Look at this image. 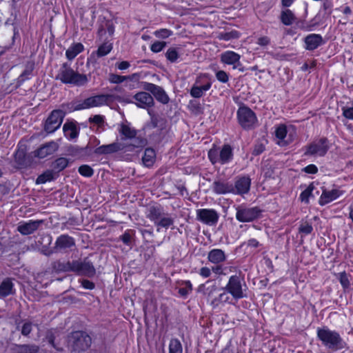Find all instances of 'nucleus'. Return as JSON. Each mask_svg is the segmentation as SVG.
Wrapping results in <instances>:
<instances>
[{
  "instance_id": "f257e3e1",
  "label": "nucleus",
  "mask_w": 353,
  "mask_h": 353,
  "mask_svg": "<svg viewBox=\"0 0 353 353\" xmlns=\"http://www.w3.org/2000/svg\"><path fill=\"white\" fill-rule=\"evenodd\" d=\"M110 94H98L88 97L83 101H74L70 103L63 104L62 110H54L51 112L44 123L43 130L48 134L54 132L61 126L66 112H73L94 107L101 106L112 101Z\"/></svg>"
},
{
  "instance_id": "f03ea898",
  "label": "nucleus",
  "mask_w": 353,
  "mask_h": 353,
  "mask_svg": "<svg viewBox=\"0 0 353 353\" xmlns=\"http://www.w3.org/2000/svg\"><path fill=\"white\" fill-rule=\"evenodd\" d=\"M316 337L321 342L323 346L332 352H336L346 348L347 343L340 334L330 330L327 326L317 327Z\"/></svg>"
},
{
  "instance_id": "7ed1b4c3",
  "label": "nucleus",
  "mask_w": 353,
  "mask_h": 353,
  "mask_svg": "<svg viewBox=\"0 0 353 353\" xmlns=\"http://www.w3.org/2000/svg\"><path fill=\"white\" fill-rule=\"evenodd\" d=\"M55 79L64 84H71L81 87L87 84L88 75L74 71L68 63H63L56 75Z\"/></svg>"
},
{
  "instance_id": "20e7f679",
  "label": "nucleus",
  "mask_w": 353,
  "mask_h": 353,
  "mask_svg": "<svg viewBox=\"0 0 353 353\" xmlns=\"http://www.w3.org/2000/svg\"><path fill=\"white\" fill-rule=\"evenodd\" d=\"M233 149L229 144H224L221 148L213 146L208 152V157L212 165L228 164L233 160Z\"/></svg>"
},
{
  "instance_id": "39448f33",
  "label": "nucleus",
  "mask_w": 353,
  "mask_h": 353,
  "mask_svg": "<svg viewBox=\"0 0 353 353\" xmlns=\"http://www.w3.org/2000/svg\"><path fill=\"white\" fill-rule=\"evenodd\" d=\"M68 347L72 352H84L92 344V338L84 331H75L68 336Z\"/></svg>"
},
{
  "instance_id": "423d86ee",
  "label": "nucleus",
  "mask_w": 353,
  "mask_h": 353,
  "mask_svg": "<svg viewBox=\"0 0 353 353\" xmlns=\"http://www.w3.org/2000/svg\"><path fill=\"white\" fill-rule=\"evenodd\" d=\"M237 121L245 130H251L258 125V119L254 111L246 105H241L236 112Z\"/></svg>"
},
{
  "instance_id": "0eeeda50",
  "label": "nucleus",
  "mask_w": 353,
  "mask_h": 353,
  "mask_svg": "<svg viewBox=\"0 0 353 353\" xmlns=\"http://www.w3.org/2000/svg\"><path fill=\"white\" fill-rule=\"evenodd\" d=\"M236 219L241 223L252 222L261 216L262 210L259 207H249L239 205L235 207Z\"/></svg>"
},
{
  "instance_id": "6e6552de",
  "label": "nucleus",
  "mask_w": 353,
  "mask_h": 353,
  "mask_svg": "<svg viewBox=\"0 0 353 353\" xmlns=\"http://www.w3.org/2000/svg\"><path fill=\"white\" fill-rule=\"evenodd\" d=\"M72 272L79 276L92 277L96 274L95 268L88 258L72 261Z\"/></svg>"
},
{
  "instance_id": "1a4fd4ad",
  "label": "nucleus",
  "mask_w": 353,
  "mask_h": 353,
  "mask_svg": "<svg viewBox=\"0 0 353 353\" xmlns=\"http://www.w3.org/2000/svg\"><path fill=\"white\" fill-rule=\"evenodd\" d=\"M212 86L210 74L205 73L198 76L192 86L190 94L194 98H201L204 92L209 90Z\"/></svg>"
},
{
  "instance_id": "9d476101",
  "label": "nucleus",
  "mask_w": 353,
  "mask_h": 353,
  "mask_svg": "<svg viewBox=\"0 0 353 353\" xmlns=\"http://www.w3.org/2000/svg\"><path fill=\"white\" fill-rule=\"evenodd\" d=\"M244 279L238 275H232L229 278L225 287L222 288L221 290H225L229 292L234 299H240L245 296L243 293Z\"/></svg>"
},
{
  "instance_id": "9b49d317",
  "label": "nucleus",
  "mask_w": 353,
  "mask_h": 353,
  "mask_svg": "<svg viewBox=\"0 0 353 353\" xmlns=\"http://www.w3.org/2000/svg\"><path fill=\"white\" fill-rule=\"evenodd\" d=\"M75 246V240L68 234H61L56 239L54 247L46 255L54 253H65Z\"/></svg>"
},
{
  "instance_id": "f8f14e48",
  "label": "nucleus",
  "mask_w": 353,
  "mask_h": 353,
  "mask_svg": "<svg viewBox=\"0 0 353 353\" xmlns=\"http://www.w3.org/2000/svg\"><path fill=\"white\" fill-rule=\"evenodd\" d=\"M328 150V140L327 138L323 137L305 146V152L304 154L305 156L317 155L319 157H323L325 155Z\"/></svg>"
},
{
  "instance_id": "ddd939ff",
  "label": "nucleus",
  "mask_w": 353,
  "mask_h": 353,
  "mask_svg": "<svg viewBox=\"0 0 353 353\" xmlns=\"http://www.w3.org/2000/svg\"><path fill=\"white\" fill-rule=\"evenodd\" d=\"M219 219V213L214 209H199L196 210V219L208 225H214Z\"/></svg>"
},
{
  "instance_id": "4468645a",
  "label": "nucleus",
  "mask_w": 353,
  "mask_h": 353,
  "mask_svg": "<svg viewBox=\"0 0 353 353\" xmlns=\"http://www.w3.org/2000/svg\"><path fill=\"white\" fill-rule=\"evenodd\" d=\"M143 90L150 92L155 99L163 104L168 103L170 98L163 88L152 83L143 82Z\"/></svg>"
},
{
  "instance_id": "2eb2a0df",
  "label": "nucleus",
  "mask_w": 353,
  "mask_h": 353,
  "mask_svg": "<svg viewBox=\"0 0 353 353\" xmlns=\"http://www.w3.org/2000/svg\"><path fill=\"white\" fill-rule=\"evenodd\" d=\"M217 290H218V288L215 285H212L210 288H210L207 289L208 292H206V294H207L208 301H210V305L213 307H216L219 306V304L221 303H226L230 299V296L228 295V294H230V293L227 292V291H225V290H223V292L221 293H220L217 296L213 297L214 293L216 292Z\"/></svg>"
},
{
  "instance_id": "dca6fc26",
  "label": "nucleus",
  "mask_w": 353,
  "mask_h": 353,
  "mask_svg": "<svg viewBox=\"0 0 353 353\" xmlns=\"http://www.w3.org/2000/svg\"><path fill=\"white\" fill-rule=\"evenodd\" d=\"M123 143V151L125 152H134L136 149H141L147 145V139L139 136L137 134L132 138H130L127 141L121 142Z\"/></svg>"
},
{
  "instance_id": "f3484780",
  "label": "nucleus",
  "mask_w": 353,
  "mask_h": 353,
  "mask_svg": "<svg viewBox=\"0 0 353 353\" xmlns=\"http://www.w3.org/2000/svg\"><path fill=\"white\" fill-rule=\"evenodd\" d=\"M59 149V144L51 141L41 145L38 149L33 152L34 157L43 159L49 155L53 154Z\"/></svg>"
},
{
  "instance_id": "a211bd4d",
  "label": "nucleus",
  "mask_w": 353,
  "mask_h": 353,
  "mask_svg": "<svg viewBox=\"0 0 353 353\" xmlns=\"http://www.w3.org/2000/svg\"><path fill=\"white\" fill-rule=\"evenodd\" d=\"M251 185V179L248 176H241L236 179L233 184V194L243 195L247 194Z\"/></svg>"
},
{
  "instance_id": "6ab92c4d",
  "label": "nucleus",
  "mask_w": 353,
  "mask_h": 353,
  "mask_svg": "<svg viewBox=\"0 0 353 353\" xmlns=\"http://www.w3.org/2000/svg\"><path fill=\"white\" fill-rule=\"evenodd\" d=\"M343 191L338 189L327 190L323 188L322 194L319 200V204L323 206L341 196L343 194Z\"/></svg>"
},
{
  "instance_id": "aec40b11",
  "label": "nucleus",
  "mask_w": 353,
  "mask_h": 353,
  "mask_svg": "<svg viewBox=\"0 0 353 353\" xmlns=\"http://www.w3.org/2000/svg\"><path fill=\"white\" fill-rule=\"evenodd\" d=\"M212 190L216 194H232L233 183L224 180L214 181L212 184Z\"/></svg>"
},
{
  "instance_id": "412c9836",
  "label": "nucleus",
  "mask_w": 353,
  "mask_h": 353,
  "mask_svg": "<svg viewBox=\"0 0 353 353\" xmlns=\"http://www.w3.org/2000/svg\"><path fill=\"white\" fill-rule=\"evenodd\" d=\"M305 48L313 51L323 45L325 41L321 34H310L304 38Z\"/></svg>"
},
{
  "instance_id": "4be33fe9",
  "label": "nucleus",
  "mask_w": 353,
  "mask_h": 353,
  "mask_svg": "<svg viewBox=\"0 0 353 353\" xmlns=\"http://www.w3.org/2000/svg\"><path fill=\"white\" fill-rule=\"evenodd\" d=\"M133 98L137 101L136 105L141 108H148L154 104L153 97L147 92H139L134 94Z\"/></svg>"
},
{
  "instance_id": "5701e85b",
  "label": "nucleus",
  "mask_w": 353,
  "mask_h": 353,
  "mask_svg": "<svg viewBox=\"0 0 353 353\" xmlns=\"http://www.w3.org/2000/svg\"><path fill=\"white\" fill-rule=\"evenodd\" d=\"M42 223V220H30L28 222H21L18 225L17 230L22 235H29L37 230Z\"/></svg>"
},
{
  "instance_id": "b1692460",
  "label": "nucleus",
  "mask_w": 353,
  "mask_h": 353,
  "mask_svg": "<svg viewBox=\"0 0 353 353\" xmlns=\"http://www.w3.org/2000/svg\"><path fill=\"white\" fill-rule=\"evenodd\" d=\"M123 145L121 142L115 141L110 144L103 145L97 148L94 153L97 155L111 154L119 151H123Z\"/></svg>"
},
{
  "instance_id": "393cba45",
  "label": "nucleus",
  "mask_w": 353,
  "mask_h": 353,
  "mask_svg": "<svg viewBox=\"0 0 353 353\" xmlns=\"http://www.w3.org/2000/svg\"><path fill=\"white\" fill-rule=\"evenodd\" d=\"M118 132L122 142L127 141L130 138L134 137L138 131L132 128L130 123L123 122L119 125Z\"/></svg>"
},
{
  "instance_id": "a878e982",
  "label": "nucleus",
  "mask_w": 353,
  "mask_h": 353,
  "mask_svg": "<svg viewBox=\"0 0 353 353\" xmlns=\"http://www.w3.org/2000/svg\"><path fill=\"white\" fill-rule=\"evenodd\" d=\"M221 61L225 64L234 65L233 68H239L241 65L240 63L241 56L234 51H226L221 54Z\"/></svg>"
},
{
  "instance_id": "bb28decb",
  "label": "nucleus",
  "mask_w": 353,
  "mask_h": 353,
  "mask_svg": "<svg viewBox=\"0 0 353 353\" xmlns=\"http://www.w3.org/2000/svg\"><path fill=\"white\" fill-rule=\"evenodd\" d=\"M164 210L160 205H150L148 208L146 212V218L156 224L160 218L164 214Z\"/></svg>"
},
{
  "instance_id": "cd10ccee",
  "label": "nucleus",
  "mask_w": 353,
  "mask_h": 353,
  "mask_svg": "<svg viewBox=\"0 0 353 353\" xmlns=\"http://www.w3.org/2000/svg\"><path fill=\"white\" fill-rule=\"evenodd\" d=\"M226 259L227 255L221 249H212L208 254V260L213 264H221Z\"/></svg>"
},
{
  "instance_id": "c85d7f7f",
  "label": "nucleus",
  "mask_w": 353,
  "mask_h": 353,
  "mask_svg": "<svg viewBox=\"0 0 353 353\" xmlns=\"http://www.w3.org/2000/svg\"><path fill=\"white\" fill-rule=\"evenodd\" d=\"M14 161L20 168L26 167L30 163V160L26 155L25 146H19L14 153Z\"/></svg>"
},
{
  "instance_id": "c756f323",
  "label": "nucleus",
  "mask_w": 353,
  "mask_h": 353,
  "mask_svg": "<svg viewBox=\"0 0 353 353\" xmlns=\"http://www.w3.org/2000/svg\"><path fill=\"white\" fill-rule=\"evenodd\" d=\"M15 293L14 283L11 279L7 278L0 283V298H5Z\"/></svg>"
},
{
  "instance_id": "7c9ffc66",
  "label": "nucleus",
  "mask_w": 353,
  "mask_h": 353,
  "mask_svg": "<svg viewBox=\"0 0 353 353\" xmlns=\"http://www.w3.org/2000/svg\"><path fill=\"white\" fill-rule=\"evenodd\" d=\"M63 131L65 137L70 140L76 139L79 133V130L72 122H66L64 123Z\"/></svg>"
},
{
  "instance_id": "2f4dec72",
  "label": "nucleus",
  "mask_w": 353,
  "mask_h": 353,
  "mask_svg": "<svg viewBox=\"0 0 353 353\" xmlns=\"http://www.w3.org/2000/svg\"><path fill=\"white\" fill-rule=\"evenodd\" d=\"M52 268L57 273L72 272V261H55L52 263Z\"/></svg>"
},
{
  "instance_id": "473e14b6",
  "label": "nucleus",
  "mask_w": 353,
  "mask_h": 353,
  "mask_svg": "<svg viewBox=\"0 0 353 353\" xmlns=\"http://www.w3.org/2000/svg\"><path fill=\"white\" fill-rule=\"evenodd\" d=\"M69 160L65 157H59L51 164V169L59 176V173L68 166Z\"/></svg>"
},
{
  "instance_id": "72a5a7b5",
  "label": "nucleus",
  "mask_w": 353,
  "mask_h": 353,
  "mask_svg": "<svg viewBox=\"0 0 353 353\" xmlns=\"http://www.w3.org/2000/svg\"><path fill=\"white\" fill-rule=\"evenodd\" d=\"M84 50L81 43H73L65 52V56L68 60L74 59L79 53Z\"/></svg>"
},
{
  "instance_id": "f704fd0d",
  "label": "nucleus",
  "mask_w": 353,
  "mask_h": 353,
  "mask_svg": "<svg viewBox=\"0 0 353 353\" xmlns=\"http://www.w3.org/2000/svg\"><path fill=\"white\" fill-rule=\"evenodd\" d=\"M174 219L172 217L171 214L164 212L163 215L159 220L156 222L155 225L158 227L157 231H159V228H163L165 229L169 228L173 225Z\"/></svg>"
},
{
  "instance_id": "c9c22d12",
  "label": "nucleus",
  "mask_w": 353,
  "mask_h": 353,
  "mask_svg": "<svg viewBox=\"0 0 353 353\" xmlns=\"http://www.w3.org/2000/svg\"><path fill=\"white\" fill-rule=\"evenodd\" d=\"M58 175L52 170H47L43 174H40L37 180V184H43L48 181H51L56 179Z\"/></svg>"
},
{
  "instance_id": "e433bc0d",
  "label": "nucleus",
  "mask_w": 353,
  "mask_h": 353,
  "mask_svg": "<svg viewBox=\"0 0 353 353\" xmlns=\"http://www.w3.org/2000/svg\"><path fill=\"white\" fill-rule=\"evenodd\" d=\"M280 20L283 25L291 26L295 21L296 17L292 10L285 9L281 12Z\"/></svg>"
},
{
  "instance_id": "4c0bfd02",
  "label": "nucleus",
  "mask_w": 353,
  "mask_h": 353,
  "mask_svg": "<svg viewBox=\"0 0 353 353\" xmlns=\"http://www.w3.org/2000/svg\"><path fill=\"white\" fill-rule=\"evenodd\" d=\"M156 152L154 149L148 148L145 150L144 155L142 157L143 164L147 166H151L155 161Z\"/></svg>"
},
{
  "instance_id": "58836bf2",
  "label": "nucleus",
  "mask_w": 353,
  "mask_h": 353,
  "mask_svg": "<svg viewBox=\"0 0 353 353\" xmlns=\"http://www.w3.org/2000/svg\"><path fill=\"white\" fill-rule=\"evenodd\" d=\"M315 189V186L314 185V183H311L305 190H303L300 196L299 199L301 201V202H303L306 204L309 203V199L310 197H314V196L312 194L313 190Z\"/></svg>"
},
{
  "instance_id": "ea45409f",
  "label": "nucleus",
  "mask_w": 353,
  "mask_h": 353,
  "mask_svg": "<svg viewBox=\"0 0 353 353\" xmlns=\"http://www.w3.org/2000/svg\"><path fill=\"white\" fill-rule=\"evenodd\" d=\"M112 49V43L110 42H104L99 46L97 54L99 57L107 55Z\"/></svg>"
},
{
  "instance_id": "a19ab883",
  "label": "nucleus",
  "mask_w": 353,
  "mask_h": 353,
  "mask_svg": "<svg viewBox=\"0 0 353 353\" xmlns=\"http://www.w3.org/2000/svg\"><path fill=\"white\" fill-rule=\"evenodd\" d=\"M183 348L180 341L172 339L169 344V353H182Z\"/></svg>"
},
{
  "instance_id": "79ce46f5",
  "label": "nucleus",
  "mask_w": 353,
  "mask_h": 353,
  "mask_svg": "<svg viewBox=\"0 0 353 353\" xmlns=\"http://www.w3.org/2000/svg\"><path fill=\"white\" fill-rule=\"evenodd\" d=\"M240 37V33L236 30L221 32L218 35V39L223 41H230L231 39H238Z\"/></svg>"
},
{
  "instance_id": "37998d69",
  "label": "nucleus",
  "mask_w": 353,
  "mask_h": 353,
  "mask_svg": "<svg viewBox=\"0 0 353 353\" xmlns=\"http://www.w3.org/2000/svg\"><path fill=\"white\" fill-rule=\"evenodd\" d=\"M179 57V50L176 48H170L165 52L166 59L171 63H174L177 61Z\"/></svg>"
},
{
  "instance_id": "c03bdc74",
  "label": "nucleus",
  "mask_w": 353,
  "mask_h": 353,
  "mask_svg": "<svg viewBox=\"0 0 353 353\" xmlns=\"http://www.w3.org/2000/svg\"><path fill=\"white\" fill-rule=\"evenodd\" d=\"M68 152L70 155L75 158H84V156L83 155V150H82V147H79L78 145H72L68 148Z\"/></svg>"
},
{
  "instance_id": "a18cd8bd",
  "label": "nucleus",
  "mask_w": 353,
  "mask_h": 353,
  "mask_svg": "<svg viewBox=\"0 0 353 353\" xmlns=\"http://www.w3.org/2000/svg\"><path fill=\"white\" fill-rule=\"evenodd\" d=\"M338 279L344 290L350 288V282L349 276L345 272H340L338 275Z\"/></svg>"
},
{
  "instance_id": "49530a36",
  "label": "nucleus",
  "mask_w": 353,
  "mask_h": 353,
  "mask_svg": "<svg viewBox=\"0 0 353 353\" xmlns=\"http://www.w3.org/2000/svg\"><path fill=\"white\" fill-rule=\"evenodd\" d=\"M39 350L38 346L35 345H19V353H37Z\"/></svg>"
},
{
  "instance_id": "de8ad7c7",
  "label": "nucleus",
  "mask_w": 353,
  "mask_h": 353,
  "mask_svg": "<svg viewBox=\"0 0 353 353\" xmlns=\"http://www.w3.org/2000/svg\"><path fill=\"white\" fill-rule=\"evenodd\" d=\"M78 171L81 175L85 177H90L94 174L93 169L88 165H82L79 166Z\"/></svg>"
},
{
  "instance_id": "09e8293b",
  "label": "nucleus",
  "mask_w": 353,
  "mask_h": 353,
  "mask_svg": "<svg viewBox=\"0 0 353 353\" xmlns=\"http://www.w3.org/2000/svg\"><path fill=\"white\" fill-rule=\"evenodd\" d=\"M134 234V231L131 230H126L119 239L126 245H130L132 244V235Z\"/></svg>"
},
{
  "instance_id": "8fccbe9b",
  "label": "nucleus",
  "mask_w": 353,
  "mask_h": 353,
  "mask_svg": "<svg viewBox=\"0 0 353 353\" xmlns=\"http://www.w3.org/2000/svg\"><path fill=\"white\" fill-rule=\"evenodd\" d=\"M287 134V128L285 125H279L275 130V136L281 141H283Z\"/></svg>"
},
{
  "instance_id": "3c124183",
  "label": "nucleus",
  "mask_w": 353,
  "mask_h": 353,
  "mask_svg": "<svg viewBox=\"0 0 353 353\" xmlns=\"http://www.w3.org/2000/svg\"><path fill=\"white\" fill-rule=\"evenodd\" d=\"M172 31L166 28L156 30L154 34L156 37L159 39H166L172 34Z\"/></svg>"
},
{
  "instance_id": "603ef678",
  "label": "nucleus",
  "mask_w": 353,
  "mask_h": 353,
  "mask_svg": "<svg viewBox=\"0 0 353 353\" xmlns=\"http://www.w3.org/2000/svg\"><path fill=\"white\" fill-rule=\"evenodd\" d=\"M183 283L185 285V287L180 288L179 290V293L180 294V295L181 296L185 297L192 291V285L190 281H184Z\"/></svg>"
},
{
  "instance_id": "864d4df0",
  "label": "nucleus",
  "mask_w": 353,
  "mask_h": 353,
  "mask_svg": "<svg viewBox=\"0 0 353 353\" xmlns=\"http://www.w3.org/2000/svg\"><path fill=\"white\" fill-rule=\"evenodd\" d=\"M167 45L165 41H157L150 46V50L154 53L161 52Z\"/></svg>"
},
{
  "instance_id": "5fc2aeb1",
  "label": "nucleus",
  "mask_w": 353,
  "mask_h": 353,
  "mask_svg": "<svg viewBox=\"0 0 353 353\" xmlns=\"http://www.w3.org/2000/svg\"><path fill=\"white\" fill-rule=\"evenodd\" d=\"M299 231L300 233H303L305 235H307L312 232L313 227H312V224H310L307 222H305L300 225V226L299 228Z\"/></svg>"
},
{
  "instance_id": "6e6d98bb",
  "label": "nucleus",
  "mask_w": 353,
  "mask_h": 353,
  "mask_svg": "<svg viewBox=\"0 0 353 353\" xmlns=\"http://www.w3.org/2000/svg\"><path fill=\"white\" fill-rule=\"evenodd\" d=\"M108 80L111 83L119 84L126 81V78L125 76H121L119 74L111 73L109 75Z\"/></svg>"
},
{
  "instance_id": "4d7b16f0",
  "label": "nucleus",
  "mask_w": 353,
  "mask_h": 353,
  "mask_svg": "<svg viewBox=\"0 0 353 353\" xmlns=\"http://www.w3.org/2000/svg\"><path fill=\"white\" fill-rule=\"evenodd\" d=\"M105 118L103 115L97 114L89 118V122L93 123L102 126L105 122Z\"/></svg>"
},
{
  "instance_id": "13d9d810",
  "label": "nucleus",
  "mask_w": 353,
  "mask_h": 353,
  "mask_svg": "<svg viewBox=\"0 0 353 353\" xmlns=\"http://www.w3.org/2000/svg\"><path fill=\"white\" fill-rule=\"evenodd\" d=\"M216 79L223 83H227L229 81L228 74L223 70H219L216 72Z\"/></svg>"
},
{
  "instance_id": "bf43d9fd",
  "label": "nucleus",
  "mask_w": 353,
  "mask_h": 353,
  "mask_svg": "<svg viewBox=\"0 0 353 353\" xmlns=\"http://www.w3.org/2000/svg\"><path fill=\"white\" fill-rule=\"evenodd\" d=\"M343 115L346 119L353 120V107L344 106L342 108Z\"/></svg>"
},
{
  "instance_id": "052dcab7",
  "label": "nucleus",
  "mask_w": 353,
  "mask_h": 353,
  "mask_svg": "<svg viewBox=\"0 0 353 353\" xmlns=\"http://www.w3.org/2000/svg\"><path fill=\"white\" fill-rule=\"evenodd\" d=\"M265 150V145L261 143H256L253 149L252 154L257 156L261 154Z\"/></svg>"
},
{
  "instance_id": "680f3d73",
  "label": "nucleus",
  "mask_w": 353,
  "mask_h": 353,
  "mask_svg": "<svg viewBox=\"0 0 353 353\" xmlns=\"http://www.w3.org/2000/svg\"><path fill=\"white\" fill-rule=\"evenodd\" d=\"M32 331V323L30 322L25 323L21 328V334L23 336H28Z\"/></svg>"
},
{
  "instance_id": "e2e57ef3",
  "label": "nucleus",
  "mask_w": 353,
  "mask_h": 353,
  "mask_svg": "<svg viewBox=\"0 0 353 353\" xmlns=\"http://www.w3.org/2000/svg\"><path fill=\"white\" fill-rule=\"evenodd\" d=\"M81 283L82 287L85 289L93 290L95 288V284L89 280L82 279Z\"/></svg>"
},
{
  "instance_id": "0e129e2a",
  "label": "nucleus",
  "mask_w": 353,
  "mask_h": 353,
  "mask_svg": "<svg viewBox=\"0 0 353 353\" xmlns=\"http://www.w3.org/2000/svg\"><path fill=\"white\" fill-rule=\"evenodd\" d=\"M126 81H130L134 83H138L141 79L140 73H134L131 75L125 76Z\"/></svg>"
},
{
  "instance_id": "69168bd1",
  "label": "nucleus",
  "mask_w": 353,
  "mask_h": 353,
  "mask_svg": "<svg viewBox=\"0 0 353 353\" xmlns=\"http://www.w3.org/2000/svg\"><path fill=\"white\" fill-rule=\"evenodd\" d=\"M303 170L307 174H316L318 172V168L314 164H310L305 167Z\"/></svg>"
},
{
  "instance_id": "338daca9",
  "label": "nucleus",
  "mask_w": 353,
  "mask_h": 353,
  "mask_svg": "<svg viewBox=\"0 0 353 353\" xmlns=\"http://www.w3.org/2000/svg\"><path fill=\"white\" fill-rule=\"evenodd\" d=\"M211 274V270L208 267H203L199 270V274L203 278L210 277Z\"/></svg>"
},
{
  "instance_id": "774afa93",
  "label": "nucleus",
  "mask_w": 353,
  "mask_h": 353,
  "mask_svg": "<svg viewBox=\"0 0 353 353\" xmlns=\"http://www.w3.org/2000/svg\"><path fill=\"white\" fill-rule=\"evenodd\" d=\"M105 28L107 30L110 36L113 35V34L114 32V26L112 21H105Z\"/></svg>"
}]
</instances>
